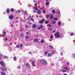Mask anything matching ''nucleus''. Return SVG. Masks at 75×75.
<instances>
[{
	"label": "nucleus",
	"mask_w": 75,
	"mask_h": 75,
	"mask_svg": "<svg viewBox=\"0 0 75 75\" xmlns=\"http://www.w3.org/2000/svg\"><path fill=\"white\" fill-rule=\"evenodd\" d=\"M54 35L55 37H57V38H59L60 36V35H59V33L58 32H57L56 33H54Z\"/></svg>",
	"instance_id": "nucleus-1"
},
{
	"label": "nucleus",
	"mask_w": 75,
	"mask_h": 75,
	"mask_svg": "<svg viewBox=\"0 0 75 75\" xmlns=\"http://www.w3.org/2000/svg\"><path fill=\"white\" fill-rule=\"evenodd\" d=\"M41 62L43 65H46V64H47V61L44 60H41Z\"/></svg>",
	"instance_id": "nucleus-2"
},
{
	"label": "nucleus",
	"mask_w": 75,
	"mask_h": 75,
	"mask_svg": "<svg viewBox=\"0 0 75 75\" xmlns=\"http://www.w3.org/2000/svg\"><path fill=\"white\" fill-rule=\"evenodd\" d=\"M9 18L10 20H12L14 16H13V15H10L9 17Z\"/></svg>",
	"instance_id": "nucleus-3"
},
{
	"label": "nucleus",
	"mask_w": 75,
	"mask_h": 75,
	"mask_svg": "<svg viewBox=\"0 0 75 75\" xmlns=\"http://www.w3.org/2000/svg\"><path fill=\"white\" fill-rule=\"evenodd\" d=\"M32 27L34 28H37V26L36 24H33L32 25Z\"/></svg>",
	"instance_id": "nucleus-4"
},
{
	"label": "nucleus",
	"mask_w": 75,
	"mask_h": 75,
	"mask_svg": "<svg viewBox=\"0 0 75 75\" xmlns=\"http://www.w3.org/2000/svg\"><path fill=\"white\" fill-rule=\"evenodd\" d=\"M0 63L1 64V65L3 67H4L5 66L4 63L2 61L0 62Z\"/></svg>",
	"instance_id": "nucleus-5"
},
{
	"label": "nucleus",
	"mask_w": 75,
	"mask_h": 75,
	"mask_svg": "<svg viewBox=\"0 0 75 75\" xmlns=\"http://www.w3.org/2000/svg\"><path fill=\"white\" fill-rule=\"evenodd\" d=\"M44 21H45V19H44V18H43L42 20L39 21V23H40V24H41Z\"/></svg>",
	"instance_id": "nucleus-6"
},
{
	"label": "nucleus",
	"mask_w": 75,
	"mask_h": 75,
	"mask_svg": "<svg viewBox=\"0 0 75 75\" xmlns=\"http://www.w3.org/2000/svg\"><path fill=\"white\" fill-rule=\"evenodd\" d=\"M32 65L33 67H35V62L34 61H33L32 62Z\"/></svg>",
	"instance_id": "nucleus-7"
},
{
	"label": "nucleus",
	"mask_w": 75,
	"mask_h": 75,
	"mask_svg": "<svg viewBox=\"0 0 75 75\" xmlns=\"http://www.w3.org/2000/svg\"><path fill=\"white\" fill-rule=\"evenodd\" d=\"M2 70L4 71H6L7 70V69L6 68V67H3L2 69Z\"/></svg>",
	"instance_id": "nucleus-8"
},
{
	"label": "nucleus",
	"mask_w": 75,
	"mask_h": 75,
	"mask_svg": "<svg viewBox=\"0 0 75 75\" xmlns=\"http://www.w3.org/2000/svg\"><path fill=\"white\" fill-rule=\"evenodd\" d=\"M34 41L38 42V39H34Z\"/></svg>",
	"instance_id": "nucleus-9"
},
{
	"label": "nucleus",
	"mask_w": 75,
	"mask_h": 75,
	"mask_svg": "<svg viewBox=\"0 0 75 75\" xmlns=\"http://www.w3.org/2000/svg\"><path fill=\"white\" fill-rule=\"evenodd\" d=\"M6 12L7 13H10V9L8 8L6 11Z\"/></svg>",
	"instance_id": "nucleus-10"
},
{
	"label": "nucleus",
	"mask_w": 75,
	"mask_h": 75,
	"mask_svg": "<svg viewBox=\"0 0 75 75\" xmlns=\"http://www.w3.org/2000/svg\"><path fill=\"white\" fill-rule=\"evenodd\" d=\"M38 14H41L42 13V12L40 11V10H38L37 11Z\"/></svg>",
	"instance_id": "nucleus-11"
},
{
	"label": "nucleus",
	"mask_w": 75,
	"mask_h": 75,
	"mask_svg": "<svg viewBox=\"0 0 75 75\" xmlns=\"http://www.w3.org/2000/svg\"><path fill=\"white\" fill-rule=\"evenodd\" d=\"M50 4V3H49V2H47L46 3H45V5L46 6H47L49 5Z\"/></svg>",
	"instance_id": "nucleus-12"
},
{
	"label": "nucleus",
	"mask_w": 75,
	"mask_h": 75,
	"mask_svg": "<svg viewBox=\"0 0 75 75\" xmlns=\"http://www.w3.org/2000/svg\"><path fill=\"white\" fill-rule=\"evenodd\" d=\"M61 72H63V73L66 72H67V71L66 70H65V69H63L62 70H61Z\"/></svg>",
	"instance_id": "nucleus-13"
},
{
	"label": "nucleus",
	"mask_w": 75,
	"mask_h": 75,
	"mask_svg": "<svg viewBox=\"0 0 75 75\" xmlns=\"http://www.w3.org/2000/svg\"><path fill=\"white\" fill-rule=\"evenodd\" d=\"M11 12H14V8H12L11 9Z\"/></svg>",
	"instance_id": "nucleus-14"
},
{
	"label": "nucleus",
	"mask_w": 75,
	"mask_h": 75,
	"mask_svg": "<svg viewBox=\"0 0 75 75\" xmlns=\"http://www.w3.org/2000/svg\"><path fill=\"white\" fill-rule=\"evenodd\" d=\"M54 18V17H53V15H52V14L50 16V19H52V18Z\"/></svg>",
	"instance_id": "nucleus-15"
},
{
	"label": "nucleus",
	"mask_w": 75,
	"mask_h": 75,
	"mask_svg": "<svg viewBox=\"0 0 75 75\" xmlns=\"http://www.w3.org/2000/svg\"><path fill=\"white\" fill-rule=\"evenodd\" d=\"M45 24H48V23H49V21H47L45 22Z\"/></svg>",
	"instance_id": "nucleus-16"
},
{
	"label": "nucleus",
	"mask_w": 75,
	"mask_h": 75,
	"mask_svg": "<svg viewBox=\"0 0 75 75\" xmlns=\"http://www.w3.org/2000/svg\"><path fill=\"white\" fill-rule=\"evenodd\" d=\"M52 13L53 14H54L55 13V10H52Z\"/></svg>",
	"instance_id": "nucleus-17"
},
{
	"label": "nucleus",
	"mask_w": 75,
	"mask_h": 75,
	"mask_svg": "<svg viewBox=\"0 0 75 75\" xmlns=\"http://www.w3.org/2000/svg\"><path fill=\"white\" fill-rule=\"evenodd\" d=\"M13 60H14V61H17V57H14Z\"/></svg>",
	"instance_id": "nucleus-18"
},
{
	"label": "nucleus",
	"mask_w": 75,
	"mask_h": 75,
	"mask_svg": "<svg viewBox=\"0 0 75 75\" xmlns=\"http://www.w3.org/2000/svg\"><path fill=\"white\" fill-rule=\"evenodd\" d=\"M1 75H6V74L5 73H4L3 72H2L1 73Z\"/></svg>",
	"instance_id": "nucleus-19"
},
{
	"label": "nucleus",
	"mask_w": 75,
	"mask_h": 75,
	"mask_svg": "<svg viewBox=\"0 0 75 75\" xmlns=\"http://www.w3.org/2000/svg\"><path fill=\"white\" fill-rule=\"evenodd\" d=\"M57 23L58 25H60L61 24V22H58Z\"/></svg>",
	"instance_id": "nucleus-20"
},
{
	"label": "nucleus",
	"mask_w": 75,
	"mask_h": 75,
	"mask_svg": "<svg viewBox=\"0 0 75 75\" xmlns=\"http://www.w3.org/2000/svg\"><path fill=\"white\" fill-rule=\"evenodd\" d=\"M52 55V54H51V53H49L48 54V57H51Z\"/></svg>",
	"instance_id": "nucleus-21"
},
{
	"label": "nucleus",
	"mask_w": 75,
	"mask_h": 75,
	"mask_svg": "<svg viewBox=\"0 0 75 75\" xmlns=\"http://www.w3.org/2000/svg\"><path fill=\"white\" fill-rule=\"evenodd\" d=\"M47 27H51V25L50 24H48L47 25Z\"/></svg>",
	"instance_id": "nucleus-22"
},
{
	"label": "nucleus",
	"mask_w": 75,
	"mask_h": 75,
	"mask_svg": "<svg viewBox=\"0 0 75 75\" xmlns=\"http://www.w3.org/2000/svg\"><path fill=\"white\" fill-rule=\"evenodd\" d=\"M42 12L43 13H45H45H46V11H45V10H44L42 11Z\"/></svg>",
	"instance_id": "nucleus-23"
},
{
	"label": "nucleus",
	"mask_w": 75,
	"mask_h": 75,
	"mask_svg": "<svg viewBox=\"0 0 75 75\" xmlns=\"http://www.w3.org/2000/svg\"><path fill=\"white\" fill-rule=\"evenodd\" d=\"M54 20H55V21H57L58 20V18L56 17H55L54 18Z\"/></svg>",
	"instance_id": "nucleus-24"
},
{
	"label": "nucleus",
	"mask_w": 75,
	"mask_h": 75,
	"mask_svg": "<svg viewBox=\"0 0 75 75\" xmlns=\"http://www.w3.org/2000/svg\"><path fill=\"white\" fill-rule=\"evenodd\" d=\"M49 47L50 49H53V47L52 46H49Z\"/></svg>",
	"instance_id": "nucleus-25"
},
{
	"label": "nucleus",
	"mask_w": 75,
	"mask_h": 75,
	"mask_svg": "<svg viewBox=\"0 0 75 75\" xmlns=\"http://www.w3.org/2000/svg\"><path fill=\"white\" fill-rule=\"evenodd\" d=\"M26 67H30V64L28 63H27L26 65Z\"/></svg>",
	"instance_id": "nucleus-26"
},
{
	"label": "nucleus",
	"mask_w": 75,
	"mask_h": 75,
	"mask_svg": "<svg viewBox=\"0 0 75 75\" xmlns=\"http://www.w3.org/2000/svg\"><path fill=\"white\" fill-rule=\"evenodd\" d=\"M50 39H52V38H53V35H51L50 37Z\"/></svg>",
	"instance_id": "nucleus-27"
},
{
	"label": "nucleus",
	"mask_w": 75,
	"mask_h": 75,
	"mask_svg": "<svg viewBox=\"0 0 75 75\" xmlns=\"http://www.w3.org/2000/svg\"><path fill=\"white\" fill-rule=\"evenodd\" d=\"M70 35L71 36H73V35H74V33H71L70 34Z\"/></svg>",
	"instance_id": "nucleus-28"
},
{
	"label": "nucleus",
	"mask_w": 75,
	"mask_h": 75,
	"mask_svg": "<svg viewBox=\"0 0 75 75\" xmlns=\"http://www.w3.org/2000/svg\"><path fill=\"white\" fill-rule=\"evenodd\" d=\"M19 47H20V46H19V45H17L16 48H19Z\"/></svg>",
	"instance_id": "nucleus-29"
},
{
	"label": "nucleus",
	"mask_w": 75,
	"mask_h": 75,
	"mask_svg": "<svg viewBox=\"0 0 75 75\" xmlns=\"http://www.w3.org/2000/svg\"><path fill=\"white\" fill-rule=\"evenodd\" d=\"M29 38L28 36H26L25 37V39H27V38Z\"/></svg>",
	"instance_id": "nucleus-30"
},
{
	"label": "nucleus",
	"mask_w": 75,
	"mask_h": 75,
	"mask_svg": "<svg viewBox=\"0 0 75 75\" xmlns=\"http://www.w3.org/2000/svg\"><path fill=\"white\" fill-rule=\"evenodd\" d=\"M44 42V40H41V43H43Z\"/></svg>",
	"instance_id": "nucleus-31"
},
{
	"label": "nucleus",
	"mask_w": 75,
	"mask_h": 75,
	"mask_svg": "<svg viewBox=\"0 0 75 75\" xmlns=\"http://www.w3.org/2000/svg\"><path fill=\"white\" fill-rule=\"evenodd\" d=\"M18 69H21V67L20 66H19L18 67Z\"/></svg>",
	"instance_id": "nucleus-32"
},
{
	"label": "nucleus",
	"mask_w": 75,
	"mask_h": 75,
	"mask_svg": "<svg viewBox=\"0 0 75 75\" xmlns=\"http://www.w3.org/2000/svg\"><path fill=\"white\" fill-rule=\"evenodd\" d=\"M49 17H50V16L49 15H46L47 18H49Z\"/></svg>",
	"instance_id": "nucleus-33"
},
{
	"label": "nucleus",
	"mask_w": 75,
	"mask_h": 75,
	"mask_svg": "<svg viewBox=\"0 0 75 75\" xmlns=\"http://www.w3.org/2000/svg\"><path fill=\"white\" fill-rule=\"evenodd\" d=\"M40 27L41 28H43V26H42V25H41L40 26Z\"/></svg>",
	"instance_id": "nucleus-34"
},
{
	"label": "nucleus",
	"mask_w": 75,
	"mask_h": 75,
	"mask_svg": "<svg viewBox=\"0 0 75 75\" xmlns=\"http://www.w3.org/2000/svg\"><path fill=\"white\" fill-rule=\"evenodd\" d=\"M4 57V58H8V57L6 56H5Z\"/></svg>",
	"instance_id": "nucleus-35"
},
{
	"label": "nucleus",
	"mask_w": 75,
	"mask_h": 75,
	"mask_svg": "<svg viewBox=\"0 0 75 75\" xmlns=\"http://www.w3.org/2000/svg\"><path fill=\"white\" fill-rule=\"evenodd\" d=\"M1 36L2 37H5V35H1Z\"/></svg>",
	"instance_id": "nucleus-36"
},
{
	"label": "nucleus",
	"mask_w": 75,
	"mask_h": 75,
	"mask_svg": "<svg viewBox=\"0 0 75 75\" xmlns=\"http://www.w3.org/2000/svg\"><path fill=\"white\" fill-rule=\"evenodd\" d=\"M23 36V34H21L20 37H21Z\"/></svg>",
	"instance_id": "nucleus-37"
},
{
	"label": "nucleus",
	"mask_w": 75,
	"mask_h": 75,
	"mask_svg": "<svg viewBox=\"0 0 75 75\" xmlns=\"http://www.w3.org/2000/svg\"><path fill=\"white\" fill-rule=\"evenodd\" d=\"M38 8L37 7L35 8V10H38Z\"/></svg>",
	"instance_id": "nucleus-38"
},
{
	"label": "nucleus",
	"mask_w": 75,
	"mask_h": 75,
	"mask_svg": "<svg viewBox=\"0 0 75 75\" xmlns=\"http://www.w3.org/2000/svg\"><path fill=\"white\" fill-rule=\"evenodd\" d=\"M64 69H65L66 70H68V67H64Z\"/></svg>",
	"instance_id": "nucleus-39"
},
{
	"label": "nucleus",
	"mask_w": 75,
	"mask_h": 75,
	"mask_svg": "<svg viewBox=\"0 0 75 75\" xmlns=\"http://www.w3.org/2000/svg\"><path fill=\"white\" fill-rule=\"evenodd\" d=\"M24 13H25V14H26V15L27 14V11H24Z\"/></svg>",
	"instance_id": "nucleus-40"
},
{
	"label": "nucleus",
	"mask_w": 75,
	"mask_h": 75,
	"mask_svg": "<svg viewBox=\"0 0 75 75\" xmlns=\"http://www.w3.org/2000/svg\"><path fill=\"white\" fill-rule=\"evenodd\" d=\"M18 13H21V11L20 10H18Z\"/></svg>",
	"instance_id": "nucleus-41"
},
{
	"label": "nucleus",
	"mask_w": 75,
	"mask_h": 75,
	"mask_svg": "<svg viewBox=\"0 0 75 75\" xmlns=\"http://www.w3.org/2000/svg\"><path fill=\"white\" fill-rule=\"evenodd\" d=\"M2 33L3 34H6V32H5L4 31Z\"/></svg>",
	"instance_id": "nucleus-42"
},
{
	"label": "nucleus",
	"mask_w": 75,
	"mask_h": 75,
	"mask_svg": "<svg viewBox=\"0 0 75 75\" xmlns=\"http://www.w3.org/2000/svg\"><path fill=\"white\" fill-rule=\"evenodd\" d=\"M54 51H53L52 52V54H54Z\"/></svg>",
	"instance_id": "nucleus-43"
},
{
	"label": "nucleus",
	"mask_w": 75,
	"mask_h": 75,
	"mask_svg": "<svg viewBox=\"0 0 75 75\" xmlns=\"http://www.w3.org/2000/svg\"><path fill=\"white\" fill-rule=\"evenodd\" d=\"M67 64L68 65H69V62H67Z\"/></svg>",
	"instance_id": "nucleus-44"
},
{
	"label": "nucleus",
	"mask_w": 75,
	"mask_h": 75,
	"mask_svg": "<svg viewBox=\"0 0 75 75\" xmlns=\"http://www.w3.org/2000/svg\"><path fill=\"white\" fill-rule=\"evenodd\" d=\"M8 40V39L7 38H5V40H4V41H7Z\"/></svg>",
	"instance_id": "nucleus-45"
},
{
	"label": "nucleus",
	"mask_w": 75,
	"mask_h": 75,
	"mask_svg": "<svg viewBox=\"0 0 75 75\" xmlns=\"http://www.w3.org/2000/svg\"><path fill=\"white\" fill-rule=\"evenodd\" d=\"M37 29L38 30H40V29H41V28L40 27H38Z\"/></svg>",
	"instance_id": "nucleus-46"
},
{
	"label": "nucleus",
	"mask_w": 75,
	"mask_h": 75,
	"mask_svg": "<svg viewBox=\"0 0 75 75\" xmlns=\"http://www.w3.org/2000/svg\"><path fill=\"white\" fill-rule=\"evenodd\" d=\"M53 24H55L56 23V22L55 21H53V22L52 23Z\"/></svg>",
	"instance_id": "nucleus-47"
},
{
	"label": "nucleus",
	"mask_w": 75,
	"mask_h": 75,
	"mask_svg": "<svg viewBox=\"0 0 75 75\" xmlns=\"http://www.w3.org/2000/svg\"><path fill=\"white\" fill-rule=\"evenodd\" d=\"M50 30H52L53 29L52 28H50L49 29Z\"/></svg>",
	"instance_id": "nucleus-48"
},
{
	"label": "nucleus",
	"mask_w": 75,
	"mask_h": 75,
	"mask_svg": "<svg viewBox=\"0 0 75 75\" xmlns=\"http://www.w3.org/2000/svg\"><path fill=\"white\" fill-rule=\"evenodd\" d=\"M48 52H45V55H47V54H48Z\"/></svg>",
	"instance_id": "nucleus-49"
},
{
	"label": "nucleus",
	"mask_w": 75,
	"mask_h": 75,
	"mask_svg": "<svg viewBox=\"0 0 75 75\" xmlns=\"http://www.w3.org/2000/svg\"><path fill=\"white\" fill-rule=\"evenodd\" d=\"M21 46V48H22V47H23V45L21 44L20 45Z\"/></svg>",
	"instance_id": "nucleus-50"
},
{
	"label": "nucleus",
	"mask_w": 75,
	"mask_h": 75,
	"mask_svg": "<svg viewBox=\"0 0 75 75\" xmlns=\"http://www.w3.org/2000/svg\"><path fill=\"white\" fill-rule=\"evenodd\" d=\"M28 25H25V27H26V28H28Z\"/></svg>",
	"instance_id": "nucleus-51"
},
{
	"label": "nucleus",
	"mask_w": 75,
	"mask_h": 75,
	"mask_svg": "<svg viewBox=\"0 0 75 75\" xmlns=\"http://www.w3.org/2000/svg\"><path fill=\"white\" fill-rule=\"evenodd\" d=\"M29 33H28V32H27L26 33V34L27 35H28V34Z\"/></svg>",
	"instance_id": "nucleus-52"
},
{
	"label": "nucleus",
	"mask_w": 75,
	"mask_h": 75,
	"mask_svg": "<svg viewBox=\"0 0 75 75\" xmlns=\"http://www.w3.org/2000/svg\"><path fill=\"white\" fill-rule=\"evenodd\" d=\"M60 12L59 11L58 13H57V14H60Z\"/></svg>",
	"instance_id": "nucleus-53"
},
{
	"label": "nucleus",
	"mask_w": 75,
	"mask_h": 75,
	"mask_svg": "<svg viewBox=\"0 0 75 75\" xmlns=\"http://www.w3.org/2000/svg\"><path fill=\"white\" fill-rule=\"evenodd\" d=\"M52 32L54 33H55V30H53L52 31Z\"/></svg>",
	"instance_id": "nucleus-54"
},
{
	"label": "nucleus",
	"mask_w": 75,
	"mask_h": 75,
	"mask_svg": "<svg viewBox=\"0 0 75 75\" xmlns=\"http://www.w3.org/2000/svg\"><path fill=\"white\" fill-rule=\"evenodd\" d=\"M35 12H36L35 11V10H33V13H35Z\"/></svg>",
	"instance_id": "nucleus-55"
},
{
	"label": "nucleus",
	"mask_w": 75,
	"mask_h": 75,
	"mask_svg": "<svg viewBox=\"0 0 75 75\" xmlns=\"http://www.w3.org/2000/svg\"><path fill=\"white\" fill-rule=\"evenodd\" d=\"M40 9L41 10H42V9H43V8H40Z\"/></svg>",
	"instance_id": "nucleus-56"
},
{
	"label": "nucleus",
	"mask_w": 75,
	"mask_h": 75,
	"mask_svg": "<svg viewBox=\"0 0 75 75\" xmlns=\"http://www.w3.org/2000/svg\"><path fill=\"white\" fill-rule=\"evenodd\" d=\"M33 18V16H32V17L31 18V19H32Z\"/></svg>",
	"instance_id": "nucleus-57"
},
{
	"label": "nucleus",
	"mask_w": 75,
	"mask_h": 75,
	"mask_svg": "<svg viewBox=\"0 0 75 75\" xmlns=\"http://www.w3.org/2000/svg\"><path fill=\"white\" fill-rule=\"evenodd\" d=\"M34 3H36L37 2V1H34Z\"/></svg>",
	"instance_id": "nucleus-58"
},
{
	"label": "nucleus",
	"mask_w": 75,
	"mask_h": 75,
	"mask_svg": "<svg viewBox=\"0 0 75 75\" xmlns=\"http://www.w3.org/2000/svg\"><path fill=\"white\" fill-rule=\"evenodd\" d=\"M31 20H32V21H33L34 22V20H33V19H32Z\"/></svg>",
	"instance_id": "nucleus-59"
},
{
	"label": "nucleus",
	"mask_w": 75,
	"mask_h": 75,
	"mask_svg": "<svg viewBox=\"0 0 75 75\" xmlns=\"http://www.w3.org/2000/svg\"><path fill=\"white\" fill-rule=\"evenodd\" d=\"M29 18H31V16H29Z\"/></svg>",
	"instance_id": "nucleus-60"
},
{
	"label": "nucleus",
	"mask_w": 75,
	"mask_h": 75,
	"mask_svg": "<svg viewBox=\"0 0 75 75\" xmlns=\"http://www.w3.org/2000/svg\"><path fill=\"white\" fill-rule=\"evenodd\" d=\"M47 52H49V50H47Z\"/></svg>",
	"instance_id": "nucleus-61"
},
{
	"label": "nucleus",
	"mask_w": 75,
	"mask_h": 75,
	"mask_svg": "<svg viewBox=\"0 0 75 75\" xmlns=\"http://www.w3.org/2000/svg\"><path fill=\"white\" fill-rule=\"evenodd\" d=\"M45 1H48V0H45Z\"/></svg>",
	"instance_id": "nucleus-62"
},
{
	"label": "nucleus",
	"mask_w": 75,
	"mask_h": 75,
	"mask_svg": "<svg viewBox=\"0 0 75 75\" xmlns=\"http://www.w3.org/2000/svg\"><path fill=\"white\" fill-rule=\"evenodd\" d=\"M62 54V52L61 53V54Z\"/></svg>",
	"instance_id": "nucleus-63"
},
{
	"label": "nucleus",
	"mask_w": 75,
	"mask_h": 75,
	"mask_svg": "<svg viewBox=\"0 0 75 75\" xmlns=\"http://www.w3.org/2000/svg\"><path fill=\"white\" fill-rule=\"evenodd\" d=\"M35 8L34 7V8H35Z\"/></svg>",
	"instance_id": "nucleus-64"
}]
</instances>
